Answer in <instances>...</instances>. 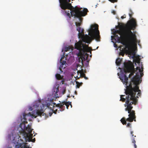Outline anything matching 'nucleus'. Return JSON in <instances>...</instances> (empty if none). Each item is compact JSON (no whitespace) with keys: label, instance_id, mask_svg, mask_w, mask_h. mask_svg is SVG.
<instances>
[{"label":"nucleus","instance_id":"nucleus-1","mask_svg":"<svg viewBox=\"0 0 148 148\" xmlns=\"http://www.w3.org/2000/svg\"><path fill=\"white\" fill-rule=\"evenodd\" d=\"M124 68L121 71V73L119 78L123 84H125L126 89L125 93L128 96L126 97V101L124 106L126 108L125 110L128 111L129 117L126 119L125 117L122 118L121 122L123 125H126V121L132 122L135 119V111L132 110V104L136 105L138 102V96H135L136 92H138V96L141 95V91L139 89L138 85L141 82L140 81V77H142L143 73V70L139 67H137L136 70L134 69L133 64H124Z\"/></svg>","mask_w":148,"mask_h":148},{"label":"nucleus","instance_id":"nucleus-2","mask_svg":"<svg viewBox=\"0 0 148 148\" xmlns=\"http://www.w3.org/2000/svg\"><path fill=\"white\" fill-rule=\"evenodd\" d=\"M81 17H76L79 18L80 22H75V24L77 27V30L79 32L78 35H80L81 36L82 40H79L75 43V48L79 50V52L78 54L80 56L82 62L83 60L85 61L87 59L88 55L87 53L90 52L91 54V51L92 50L90 47H88V45L83 43V42L85 43H90L92 40L94 39L97 41H100V36L98 29L99 26L96 24L91 25L90 28L88 29L89 35L90 37L87 35L84 36V29H81L80 27L82 24L83 20V18Z\"/></svg>","mask_w":148,"mask_h":148},{"label":"nucleus","instance_id":"nucleus-3","mask_svg":"<svg viewBox=\"0 0 148 148\" xmlns=\"http://www.w3.org/2000/svg\"><path fill=\"white\" fill-rule=\"evenodd\" d=\"M136 25V21L132 18L125 26L120 25L119 29L115 31V39L124 45L126 49H129L131 45H136L138 43L135 34L131 31L135 29Z\"/></svg>","mask_w":148,"mask_h":148},{"label":"nucleus","instance_id":"nucleus-4","mask_svg":"<svg viewBox=\"0 0 148 148\" xmlns=\"http://www.w3.org/2000/svg\"><path fill=\"white\" fill-rule=\"evenodd\" d=\"M33 106L34 108L36 109L35 114H34L35 113H34L31 114L30 112H29L27 114L24 113L23 118L21 119L22 123L19 125V127L21 129V133L22 134L26 142L28 140L29 142H34L35 141V138L32 139L34 136L33 134L31 133L33 129L32 128L31 126L28 125L27 127L25 126V124L27 123L26 118V116H31L32 118H36L39 116H41L42 115H44L43 108L42 107H44V105L43 104L40 102H36L34 104ZM33 112L34 113L35 112L34 111Z\"/></svg>","mask_w":148,"mask_h":148},{"label":"nucleus","instance_id":"nucleus-5","mask_svg":"<svg viewBox=\"0 0 148 148\" xmlns=\"http://www.w3.org/2000/svg\"><path fill=\"white\" fill-rule=\"evenodd\" d=\"M71 0H62L60 3V6L61 8L64 10L67 9L69 10L65 11V13L67 16L70 18L71 15L75 17H79L84 16L87 14L88 10L87 8L82 9V8H79L77 7L74 8L72 6L71 3H69Z\"/></svg>","mask_w":148,"mask_h":148},{"label":"nucleus","instance_id":"nucleus-6","mask_svg":"<svg viewBox=\"0 0 148 148\" xmlns=\"http://www.w3.org/2000/svg\"><path fill=\"white\" fill-rule=\"evenodd\" d=\"M53 105L51 104V103H47V107L48 108H49L50 110H51L52 113H49V116H51L53 113L56 114L57 112V110H58V106L57 105V104L55 103H53Z\"/></svg>","mask_w":148,"mask_h":148},{"label":"nucleus","instance_id":"nucleus-7","mask_svg":"<svg viewBox=\"0 0 148 148\" xmlns=\"http://www.w3.org/2000/svg\"><path fill=\"white\" fill-rule=\"evenodd\" d=\"M22 143H18L17 142V145H16L15 147L16 148H31V147L27 145V143H24L23 141L20 140Z\"/></svg>","mask_w":148,"mask_h":148},{"label":"nucleus","instance_id":"nucleus-8","mask_svg":"<svg viewBox=\"0 0 148 148\" xmlns=\"http://www.w3.org/2000/svg\"><path fill=\"white\" fill-rule=\"evenodd\" d=\"M63 58H64V57H62L60 60V62L61 63V64L59 67V69L60 70V73L63 72L62 69H65V68L66 61L64 60H62Z\"/></svg>","mask_w":148,"mask_h":148},{"label":"nucleus","instance_id":"nucleus-9","mask_svg":"<svg viewBox=\"0 0 148 148\" xmlns=\"http://www.w3.org/2000/svg\"><path fill=\"white\" fill-rule=\"evenodd\" d=\"M77 73L78 75L79 74V73L80 74L79 76H76L77 78H76V79H79V78L80 77H83L86 79H88V78L86 77L85 74L83 73V70H81L78 71H77Z\"/></svg>","mask_w":148,"mask_h":148},{"label":"nucleus","instance_id":"nucleus-10","mask_svg":"<svg viewBox=\"0 0 148 148\" xmlns=\"http://www.w3.org/2000/svg\"><path fill=\"white\" fill-rule=\"evenodd\" d=\"M57 105L58 106V110H57V112L58 113H59L60 111H63L65 108V107L64 106V104L63 103H58L57 104Z\"/></svg>","mask_w":148,"mask_h":148},{"label":"nucleus","instance_id":"nucleus-11","mask_svg":"<svg viewBox=\"0 0 148 148\" xmlns=\"http://www.w3.org/2000/svg\"><path fill=\"white\" fill-rule=\"evenodd\" d=\"M59 86H58L57 88H56V87L55 88H54V91L56 92L54 94L55 96L56 97V98L59 97V96L57 94L59 91Z\"/></svg>","mask_w":148,"mask_h":148},{"label":"nucleus","instance_id":"nucleus-12","mask_svg":"<svg viewBox=\"0 0 148 148\" xmlns=\"http://www.w3.org/2000/svg\"><path fill=\"white\" fill-rule=\"evenodd\" d=\"M134 58L135 59L134 60V61H135L136 63H140V59L139 56H136Z\"/></svg>","mask_w":148,"mask_h":148},{"label":"nucleus","instance_id":"nucleus-13","mask_svg":"<svg viewBox=\"0 0 148 148\" xmlns=\"http://www.w3.org/2000/svg\"><path fill=\"white\" fill-rule=\"evenodd\" d=\"M56 77L57 79L60 80L62 79L63 76H61L60 74L57 73L56 75Z\"/></svg>","mask_w":148,"mask_h":148},{"label":"nucleus","instance_id":"nucleus-14","mask_svg":"<svg viewBox=\"0 0 148 148\" xmlns=\"http://www.w3.org/2000/svg\"><path fill=\"white\" fill-rule=\"evenodd\" d=\"M66 91V88L65 87H62L60 92H61L62 94L64 95Z\"/></svg>","mask_w":148,"mask_h":148},{"label":"nucleus","instance_id":"nucleus-15","mask_svg":"<svg viewBox=\"0 0 148 148\" xmlns=\"http://www.w3.org/2000/svg\"><path fill=\"white\" fill-rule=\"evenodd\" d=\"M130 53L131 55L133 56L132 58H135L136 56L135 55V52L134 50L130 51Z\"/></svg>","mask_w":148,"mask_h":148},{"label":"nucleus","instance_id":"nucleus-16","mask_svg":"<svg viewBox=\"0 0 148 148\" xmlns=\"http://www.w3.org/2000/svg\"><path fill=\"white\" fill-rule=\"evenodd\" d=\"M121 60L119 58H117L116 60V63L117 65L119 66L120 65L121 62Z\"/></svg>","mask_w":148,"mask_h":148},{"label":"nucleus","instance_id":"nucleus-17","mask_svg":"<svg viewBox=\"0 0 148 148\" xmlns=\"http://www.w3.org/2000/svg\"><path fill=\"white\" fill-rule=\"evenodd\" d=\"M62 103H63V104H64V105H65L66 106V108L67 109H68V108L69 106V105L70 104H71V102H66L65 101H64Z\"/></svg>","mask_w":148,"mask_h":148},{"label":"nucleus","instance_id":"nucleus-18","mask_svg":"<svg viewBox=\"0 0 148 148\" xmlns=\"http://www.w3.org/2000/svg\"><path fill=\"white\" fill-rule=\"evenodd\" d=\"M76 84H77L76 87L77 88H79L80 86H82V83H79V82L77 81L76 82Z\"/></svg>","mask_w":148,"mask_h":148},{"label":"nucleus","instance_id":"nucleus-19","mask_svg":"<svg viewBox=\"0 0 148 148\" xmlns=\"http://www.w3.org/2000/svg\"><path fill=\"white\" fill-rule=\"evenodd\" d=\"M123 95H121V99H120V101H121L122 102H124L126 100V99L124 97H123Z\"/></svg>","mask_w":148,"mask_h":148},{"label":"nucleus","instance_id":"nucleus-20","mask_svg":"<svg viewBox=\"0 0 148 148\" xmlns=\"http://www.w3.org/2000/svg\"><path fill=\"white\" fill-rule=\"evenodd\" d=\"M130 12L129 14V16L130 18H132V16L133 15V14H134V13L131 10H130Z\"/></svg>","mask_w":148,"mask_h":148},{"label":"nucleus","instance_id":"nucleus-21","mask_svg":"<svg viewBox=\"0 0 148 148\" xmlns=\"http://www.w3.org/2000/svg\"><path fill=\"white\" fill-rule=\"evenodd\" d=\"M119 55H121L122 56H124L125 55V52L123 50L121 51L119 53Z\"/></svg>","mask_w":148,"mask_h":148},{"label":"nucleus","instance_id":"nucleus-22","mask_svg":"<svg viewBox=\"0 0 148 148\" xmlns=\"http://www.w3.org/2000/svg\"><path fill=\"white\" fill-rule=\"evenodd\" d=\"M127 127H128L131 128V124L130 123H127Z\"/></svg>","mask_w":148,"mask_h":148},{"label":"nucleus","instance_id":"nucleus-23","mask_svg":"<svg viewBox=\"0 0 148 148\" xmlns=\"http://www.w3.org/2000/svg\"><path fill=\"white\" fill-rule=\"evenodd\" d=\"M109 1H110L112 3H114L117 2V0H108Z\"/></svg>","mask_w":148,"mask_h":148},{"label":"nucleus","instance_id":"nucleus-24","mask_svg":"<svg viewBox=\"0 0 148 148\" xmlns=\"http://www.w3.org/2000/svg\"><path fill=\"white\" fill-rule=\"evenodd\" d=\"M132 140V143H133L134 144H136V141L135 140L134 138Z\"/></svg>","mask_w":148,"mask_h":148},{"label":"nucleus","instance_id":"nucleus-25","mask_svg":"<svg viewBox=\"0 0 148 148\" xmlns=\"http://www.w3.org/2000/svg\"><path fill=\"white\" fill-rule=\"evenodd\" d=\"M112 13H113L114 14H116V12L114 10H113L112 12Z\"/></svg>","mask_w":148,"mask_h":148},{"label":"nucleus","instance_id":"nucleus-26","mask_svg":"<svg viewBox=\"0 0 148 148\" xmlns=\"http://www.w3.org/2000/svg\"><path fill=\"white\" fill-rule=\"evenodd\" d=\"M134 147L135 148H137V146L136 145V144H134Z\"/></svg>","mask_w":148,"mask_h":148},{"label":"nucleus","instance_id":"nucleus-27","mask_svg":"<svg viewBox=\"0 0 148 148\" xmlns=\"http://www.w3.org/2000/svg\"><path fill=\"white\" fill-rule=\"evenodd\" d=\"M125 16H121V18L123 19L124 18H125Z\"/></svg>","mask_w":148,"mask_h":148},{"label":"nucleus","instance_id":"nucleus-28","mask_svg":"<svg viewBox=\"0 0 148 148\" xmlns=\"http://www.w3.org/2000/svg\"><path fill=\"white\" fill-rule=\"evenodd\" d=\"M133 131H131V134L132 135V136H134V135L133 134Z\"/></svg>","mask_w":148,"mask_h":148},{"label":"nucleus","instance_id":"nucleus-29","mask_svg":"<svg viewBox=\"0 0 148 148\" xmlns=\"http://www.w3.org/2000/svg\"><path fill=\"white\" fill-rule=\"evenodd\" d=\"M33 109L31 107H30V108H29V110H31V111Z\"/></svg>","mask_w":148,"mask_h":148},{"label":"nucleus","instance_id":"nucleus-30","mask_svg":"<svg viewBox=\"0 0 148 148\" xmlns=\"http://www.w3.org/2000/svg\"><path fill=\"white\" fill-rule=\"evenodd\" d=\"M68 49H70V48H67L65 50V51H67L68 50Z\"/></svg>","mask_w":148,"mask_h":148},{"label":"nucleus","instance_id":"nucleus-31","mask_svg":"<svg viewBox=\"0 0 148 148\" xmlns=\"http://www.w3.org/2000/svg\"><path fill=\"white\" fill-rule=\"evenodd\" d=\"M114 47H117V45L116 44H114Z\"/></svg>","mask_w":148,"mask_h":148},{"label":"nucleus","instance_id":"nucleus-32","mask_svg":"<svg viewBox=\"0 0 148 148\" xmlns=\"http://www.w3.org/2000/svg\"><path fill=\"white\" fill-rule=\"evenodd\" d=\"M64 80H62V84H63V82H64Z\"/></svg>","mask_w":148,"mask_h":148},{"label":"nucleus","instance_id":"nucleus-33","mask_svg":"<svg viewBox=\"0 0 148 148\" xmlns=\"http://www.w3.org/2000/svg\"><path fill=\"white\" fill-rule=\"evenodd\" d=\"M69 105H70V106H71V108H72V105H71V104H70Z\"/></svg>","mask_w":148,"mask_h":148},{"label":"nucleus","instance_id":"nucleus-34","mask_svg":"<svg viewBox=\"0 0 148 148\" xmlns=\"http://www.w3.org/2000/svg\"><path fill=\"white\" fill-rule=\"evenodd\" d=\"M68 97H70L69 96H68Z\"/></svg>","mask_w":148,"mask_h":148},{"label":"nucleus","instance_id":"nucleus-35","mask_svg":"<svg viewBox=\"0 0 148 148\" xmlns=\"http://www.w3.org/2000/svg\"><path fill=\"white\" fill-rule=\"evenodd\" d=\"M98 47H97V49H98Z\"/></svg>","mask_w":148,"mask_h":148},{"label":"nucleus","instance_id":"nucleus-36","mask_svg":"<svg viewBox=\"0 0 148 148\" xmlns=\"http://www.w3.org/2000/svg\"><path fill=\"white\" fill-rule=\"evenodd\" d=\"M136 137V136H134V137Z\"/></svg>","mask_w":148,"mask_h":148},{"label":"nucleus","instance_id":"nucleus-37","mask_svg":"<svg viewBox=\"0 0 148 148\" xmlns=\"http://www.w3.org/2000/svg\"><path fill=\"white\" fill-rule=\"evenodd\" d=\"M91 56V55H90V57Z\"/></svg>","mask_w":148,"mask_h":148},{"label":"nucleus","instance_id":"nucleus-38","mask_svg":"<svg viewBox=\"0 0 148 148\" xmlns=\"http://www.w3.org/2000/svg\"><path fill=\"white\" fill-rule=\"evenodd\" d=\"M118 75H119V73H118Z\"/></svg>","mask_w":148,"mask_h":148}]
</instances>
